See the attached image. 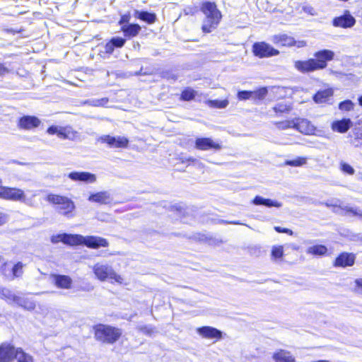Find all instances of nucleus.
Returning <instances> with one entry per match:
<instances>
[{
	"label": "nucleus",
	"instance_id": "obj_24",
	"mask_svg": "<svg viewBox=\"0 0 362 362\" xmlns=\"http://www.w3.org/2000/svg\"><path fill=\"white\" fill-rule=\"evenodd\" d=\"M83 236L81 235H72L64 233V243L69 245H82Z\"/></svg>",
	"mask_w": 362,
	"mask_h": 362
},
{
	"label": "nucleus",
	"instance_id": "obj_64",
	"mask_svg": "<svg viewBox=\"0 0 362 362\" xmlns=\"http://www.w3.org/2000/svg\"><path fill=\"white\" fill-rule=\"evenodd\" d=\"M187 160H189V161H193V162H194V161H195L196 160H195L194 158H188V159H187Z\"/></svg>",
	"mask_w": 362,
	"mask_h": 362
},
{
	"label": "nucleus",
	"instance_id": "obj_57",
	"mask_svg": "<svg viewBox=\"0 0 362 362\" xmlns=\"http://www.w3.org/2000/svg\"><path fill=\"white\" fill-rule=\"evenodd\" d=\"M303 10L304 11V12H305L307 13H309V14H310L312 16H315V9L312 6H304L303 8Z\"/></svg>",
	"mask_w": 362,
	"mask_h": 362
},
{
	"label": "nucleus",
	"instance_id": "obj_48",
	"mask_svg": "<svg viewBox=\"0 0 362 362\" xmlns=\"http://www.w3.org/2000/svg\"><path fill=\"white\" fill-rule=\"evenodd\" d=\"M198 11V8L195 6H186L183 12L185 15L193 16Z\"/></svg>",
	"mask_w": 362,
	"mask_h": 362
},
{
	"label": "nucleus",
	"instance_id": "obj_9",
	"mask_svg": "<svg viewBox=\"0 0 362 362\" xmlns=\"http://www.w3.org/2000/svg\"><path fill=\"white\" fill-rule=\"evenodd\" d=\"M82 245L93 249H98L103 247H106L109 245V242L102 237L88 235L83 236Z\"/></svg>",
	"mask_w": 362,
	"mask_h": 362
},
{
	"label": "nucleus",
	"instance_id": "obj_4",
	"mask_svg": "<svg viewBox=\"0 0 362 362\" xmlns=\"http://www.w3.org/2000/svg\"><path fill=\"white\" fill-rule=\"evenodd\" d=\"M94 330L95 339L107 344L115 343L122 335L121 329L110 325H98Z\"/></svg>",
	"mask_w": 362,
	"mask_h": 362
},
{
	"label": "nucleus",
	"instance_id": "obj_7",
	"mask_svg": "<svg viewBox=\"0 0 362 362\" xmlns=\"http://www.w3.org/2000/svg\"><path fill=\"white\" fill-rule=\"evenodd\" d=\"M253 54L259 58H268L279 54V51L264 42H255L252 45Z\"/></svg>",
	"mask_w": 362,
	"mask_h": 362
},
{
	"label": "nucleus",
	"instance_id": "obj_13",
	"mask_svg": "<svg viewBox=\"0 0 362 362\" xmlns=\"http://www.w3.org/2000/svg\"><path fill=\"white\" fill-rule=\"evenodd\" d=\"M294 129L307 135L313 134L315 131V126L307 119H295Z\"/></svg>",
	"mask_w": 362,
	"mask_h": 362
},
{
	"label": "nucleus",
	"instance_id": "obj_51",
	"mask_svg": "<svg viewBox=\"0 0 362 362\" xmlns=\"http://www.w3.org/2000/svg\"><path fill=\"white\" fill-rule=\"evenodd\" d=\"M64 233L59 234V235H53L51 238L52 243H57L59 242L64 243Z\"/></svg>",
	"mask_w": 362,
	"mask_h": 362
},
{
	"label": "nucleus",
	"instance_id": "obj_16",
	"mask_svg": "<svg viewBox=\"0 0 362 362\" xmlns=\"http://www.w3.org/2000/svg\"><path fill=\"white\" fill-rule=\"evenodd\" d=\"M68 177L74 181H81L86 183H93L96 181V176L88 172H72Z\"/></svg>",
	"mask_w": 362,
	"mask_h": 362
},
{
	"label": "nucleus",
	"instance_id": "obj_31",
	"mask_svg": "<svg viewBox=\"0 0 362 362\" xmlns=\"http://www.w3.org/2000/svg\"><path fill=\"white\" fill-rule=\"evenodd\" d=\"M14 358L18 362H32L33 358L30 356L26 354L21 349H16L15 351Z\"/></svg>",
	"mask_w": 362,
	"mask_h": 362
},
{
	"label": "nucleus",
	"instance_id": "obj_63",
	"mask_svg": "<svg viewBox=\"0 0 362 362\" xmlns=\"http://www.w3.org/2000/svg\"><path fill=\"white\" fill-rule=\"evenodd\" d=\"M229 223H232V224H241L240 223H239L238 221H230V222H228Z\"/></svg>",
	"mask_w": 362,
	"mask_h": 362
},
{
	"label": "nucleus",
	"instance_id": "obj_28",
	"mask_svg": "<svg viewBox=\"0 0 362 362\" xmlns=\"http://www.w3.org/2000/svg\"><path fill=\"white\" fill-rule=\"evenodd\" d=\"M0 298L8 303H14L17 299L16 295L11 290L3 286L0 288Z\"/></svg>",
	"mask_w": 362,
	"mask_h": 362
},
{
	"label": "nucleus",
	"instance_id": "obj_40",
	"mask_svg": "<svg viewBox=\"0 0 362 362\" xmlns=\"http://www.w3.org/2000/svg\"><path fill=\"white\" fill-rule=\"evenodd\" d=\"M278 129H286L288 128H294L295 119L286 120L284 122H277L276 124Z\"/></svg>",
	"mask_w": 362,
	"mask_h": 362
},
{
	"label": "nucleus",
	"instance_id": "obj_23",
	"mask_svg": "<svg viewBox=\"0 0 362 362\" xmlns=\"http://www.w3.org/2000/svg\"><path fill=\"white\" fill-rule=\"evenodd\" d=\"M332 95L333 90L332 89L320 90L313 96V100L317 104L324 103L327 102Z\"/></svg>",
	"mask_w": 362,
	"mask_h": 362
},
{
	"label": "nucleus",
	"instance_id": "obj_42",
	"mask_svg": "<svg viewBox=\"0 0 362 362\" xmlns=\"http://www.w3.org/2000/svg\"><path fill=\"white\" fill-rule=\"evenodd\" d=\"M274 111L278 113L287 112L290 110V107L285 103H279L273 107Z\"/></svg>",
	"mask_w": 362,
	"mask_h": 362
},
{
	"label": "nucleus",
	"instance_id": "obj_8",
	"mask_svg": "<svg viewBox=\"0 0 362 362\" xmlns=\"http://www.w3.org/2000/svg\"><path fill=\"white\" fill-rule=\"evenodd\" d=\"M195 148L201 151L211 149L218 151L222 148V146L211 138H197L195 140Z\"/></svg>",
	"mask_w": 362,
	"mask_h": 362
},
{
	"label": "nucleus",
	"instance_id": "obj_20",
	"mask_svg": "<svg viewBox=\"0 0 362 362\" xmlns=\"http://www.w3.org/2000/svg\"><path fill=\"white\" fill-rule=\"evenodd\" d=\"M272 359L274 362H296L295 357L285 349H278L274 352Z\"/></svg>",
	"mask_w": 362,
	"mask_h": 362
},
{
	"label": "nucleus",
	"instance_id": "obj_37",
	"mask_svg": "<svg viewBox=\"0 0 362 362\" xmlns=\"http://www.w3.org/2000/svg\"><path fill=\"white\" fill-rule=\"evenodd\" d=\"M108 102V98H103L101 99H93L85 101L83 103L94 107L103 106Z\"/></svg>",
	"mask_w": 362,
	"mask_h": 362
},
{
	"label": "nucleus",
	"instance_id": "obj_21",
	"mask_svg": "<svg viewBox=\"0 0 362 362\" xmlns=\"http://www.w3.org/2000/svg\"><path fill=\"white\" fill-rule=\"evenodd\" d=\"M272 42L279 46L292 47L293 37L286 34L274 35L271 37Z\"/></svg>",
	"mask_w": 362,
	"mask_h": 362
},
{
	"label": "nucleus",
	"instance_id": "obj_62",
	"mask_svg": "<svg viewBox=\"0 0 362 362\" xmlns=\"http://www.w3.org/2000/svg\"><path fill=\"white\" fill-rule=\"evenodd\" d=\"M359 105L362 106V95L358 98Z\"/></svg>",
	"mask_w": 362,
	"mask_h": 362
},
{
	"label": "nucleus",
	"instance_id": "obj_52",
	"mask_svg": "<svg viewBox=\"0 0 362 362\" xmlns=\"http://www.w3.org/2000/svg\"><path fill=\"white\" fill-rule=\"evenodd\" d=\"M307 45V42L305 40H295L293 38V42L292 43V47L295 46L298 48H302Z\"/></svg>",
	"mask_w": 362,
	"mask_h": 362
},
{
	"label": "nucleus",
	"instance_id": "obj_58",
	"mask_svg": "<svg viewBox=\"0 0 362 362\" xmlns=\"http://www.w3.org/2000/svg\"><path fill=\"white\" fill-rule=\"evenodd\" d=\"M274 229L276 231L279 232V233H287L290 235H293V231L290 229H288V228H284V230H280V227L279 226H275L274 227Z\"/></svg>",
	"mask_w": 362,
	"mask_h": 362
},
{
	"label": "nucleus",
	"instance_id": "obj_33",
	"mask_svg": "<svg viewBox=\"0 0 362 362\" xmlns=\"http://www.w3.org/2000/svg\"><path fill=\"white\" fill-rule=\"evenodd\" d=\"M268 93L267 88L265 87L261 88L258 90L252 91V99L253 100H263L265 98Z\"/></svg>",
	"mask_w": 362,
	"mask_h": 362
},
{
	"label": "nucleus",
	"instance_id": "obj_49",
	"mask_svg": "<svg viewBox=\"0 0 362 362\" xmlns=\"http://www.w3.org/2000/svg\"><path fill=\"white\" fill-rule=\"evenodd\" d=\"M111 42L114 45V47H122L125 42V40L121 37H114L111 40Z\"/></svg>",
	"mask_w": 362,
	"mask_h": 362
},
{
	"label": "nucleus",
	"instance_id": "obj_59",
	"mask_svg": "<svg viewBox=\"0 0 362 362\" xmlns=\"http://www.w3.org/2000/svg\"><path fill=\"white\" fill-rule=\"evenodd\" d=\"M6 73H8V69L3 64H0V76H3Z\"/></svg>",
	"mask_w": 362,
	"mask_h": 362
},
{
	"label": "nucleus",
	"instance_id": "obj_29",
	"mask_svg": "<svg viewBox=\"0 0 362 362\" xmlns=\"http://www.w3.org/2000/svg\"><path fill=\"white\" fill-rule=\"evenodd\" d=\"M122 30L126 36L134 37L139 34L141 30V27L137 24H132L122 26Z\"/></svg>",
	"mask_w": 362,
	"mask_h": 362
},
{
	"label": "nucleus",
	"instance_id": "obj_46",
	"mask_svg": "<svg viewBox=\"0 0 362 362\" xmlns=\"http://www.w3.org/2000/svg\"><path fill=\"white\" fill-rule=\"evenodd\" d=\"M66 135L67 139L74 140L77 137L78 133L71 127H66Z\"/></svg>",
	"mask_w": 362,
	"mask_h": 362
},
{
	"label": "nucleus",
	"instance_id": "obj_5",
	"mask_svg": "<svg viewBox=\"0 0 362 362\" xmlns=\"http://www.w3.org/2000/svg\"><path fill=\"white\" fill-rule=\"evenodd\" d=\"M47 200L53 204L57 205L56 210L58 213L68 218L74 216L73 212L76 206L69 198L57 194H49L47 197Z\"/></svg>",
	"mask_w": 362,
	"mask_h": 362
},
{
	"label": "nucleus",
	"instance_id": "obj_22",
	"mask_svg": "<svg viewBox=\"0 0 362 362\" xmlns=\"http://www.w3.org/2000/svg\"><path fill=\"white\" fill-rule=\"evenodd\" d=\"M352 125V122L350 119H343L337 120L332 124V129L334 132L339 133L346 132Z\"/></svg>",
	"mask_w": 362,
	"mask_h": 362
},
{
	"label": "nucleus",
	"instance_id": "obj_44",
	"mask_svg": "<svg viewBox=\"0 0 362 362\" xmlns=\"http://www.w3.org/2000/svg\"><path fill=\"white\" fill-rule=\"evenodd\" d=\"M237 96L240 100H245L252 99V91H249V90L239 91L238 93Z\"/></svg>",
	"mask_w": 362,
	"mask_h": 362
},
{
	"label": "nucleus",
	"instance_id": "obj_36",
	"mask_svg": "<svg viewBox=\"0 0 362 362\" xmlns=\"http://www.w3.org/2000/svg\"><path fill=\"white\" fill-rule=\"evenodd\" d=\"M307 163L306 158L304 157H298L293 160H286L285 164L286 165L293 166V167H299L302 166Z\"/></svg>",
	"mask_w": 362,
	"mask_h": 362
},
{
	"label": "nucleus",
	"instance_id": "obj_53",
	"mask_svg": "<svg viewBox=\"0 0 362 362\" xmlns=\"http://www.w3.org/2000/svg\"><path fill=\"white\" fill-rule=\"evenodd\" d=\"M355 284H356V291L358 293H362V278L356 279Z\"/></svg>",
	"mask_w": 362,
	"mask_h": 362
},
{
	"label": "nucleus",
	"instance_id": "obj_35",
	"mask_svg": "<svg viewBox=\"0 0 362 362\" xmlns=\"http://www.w3.org/2000/svg\"><path fill=\"white\" fill-rule=\"evenodd\" d=\"M136 13L138 14V18L141 20H143L144 21H146L149 23H153L156 20V16L153 13L146 12V11H141L139 12L136 11Z\"/></svg>",
	"mask_w": 362,
	"mask_h": 362
},
{
	"label": "nucleus",
	"instance_id": "obj_43",
	"mask_svg": "<svg viewBox=\"0 0 362 362\" xmlns=\"http://www.w3.org/2000/svg\"><path fill=\"white\" fill-rule=\"evenodd\" d=\"M0 272L7 279L11 280V269L8 268L6 262L1 265Z\"/></svg>",
	"mask_w": 362,
	"mask_h": 362
},
{
	"label": "nucleus",
	"instance_id": "obj_18",
	"mask_svg": "<svg viewBox=\"0 0 362 362\" xmlns=\"http://www.w3.org/2000/svg\"><path fill=\"white\" fill-rule=\"evenodd\" d=\"M88 199L89 202L99 203L100 204H109L112 200L110 193L107 191H102L92 194L89 196Z\"/></svg>",
	"mask_w": 362,
	"mask_h": 362
},
{
	"label": "nucleus",
	"instance_id": "obj_50",
	"mask_svg": "<svg viewBox=\"0 0 362 362\" xmlns=\"http://www.w3.org/2000/svg\"><path fill=\"white\" fill-rule=\"evenodd\" d=\"M9 216L8 214L0 211V226L6 223L8 221Z\"/></svg>",
	"mask_w": 362,
	"mask_h": 362
},
{
	"label": "nucleus",
	"instance_id": "obj_19",
	"mask_svg": "<svg viewBox=\"0 0 362 362\" xmlns=\"http://www.w3.org/2000/svg\"><path fill=\"white\" fill-rule=\"evenodd\" d=\"M355 255L351 253L344 252L341 253L334 262L335 267H350L354 264Z\"/></svg>",
	"mask_w": 362,
	"mask_h": 362
},
{
	"label": "nucleus",
	"instance_id": "obj_38",
	"mask_svg": "<svg viewBox=\"0 0 362 362\" xmlns=\"http://www.w3.org/2000/svg\"><path fill=\"white\" fill-rule=\"evenodd\" d=\"M284 255V247L281 245L273 246L272 249V257L274 259H280Z\"/></svg>",
	"mask_w": 362,
	"mask_h": 362
},
{
	"label": "nucleus",
	"instance_id": "obj_47",
	"mask_svg": "<svg viewBox=\"0 0 362 362\" xmlns=\"http://www.w3.org/2000/svg\"><path fill=\"white\" fill-rule=\"evenodd\" d=\"M341 170L349 175H354L355 173L354 169L346 163H341Z\"/></svg>",
	"mask_w": 362,
	"mask_h": 362
},
{
	"label": "nucleus",
	"instance_id": "obj_41",
	"mask_svg": "<svg viewBox=\"0 0 362 362\" xmlns=\"http://www.w3.org/2000/svg\"><path fill=\"white\" fill-rule=\"evenodd\" d=\"M354 104L350 100H344L339 103V108L342 111H350L354 109Z\"/></svg>",
	"mask_w": 362,
	"mask_h": 362
},
{
	"label": "nucleus",
	"instance_id": "obj_55",
	"mask_svg": "<svg viewBox=\"0 0 362 362\" xmlns=\"http://www.w3.org/2000/svg\"><path fill=\"white\" fill-rule=\"evenodd\" d=\"M57 136H58V137H59L60 139H66V127H61L59 129Z\"/></svg>",
	"mask_w": 362,
	"mask_h": 362
},
{
	"label": "nucleus",
	"instance_id": "obj_12",
	"mask_svg": "<svg viewBox=\"0 0 362 362\" xmlns=\"http://www.w3.org/2000/svg\"><path fill=\"white\" fill-rule=\"evenodd\" d=\"M355 18L348 11H346L343 16L334 18L333 20L334 26L343 28H351L355 25Z\"/></svg>",
	"mask_w": 362,
	"mask_h": 362
},
{
	"label": "nucleus",
	"instance_id": "obj_1",
	"mask_svg": "<svg viewBox=\"0 0 362 362\" xmlns=\"http://www.w3.org/2000/svg\"><path fill=\"white\" fill-rule=\"evenodd\" d=\"M313 56L315 58L308 60L296 61L294 62L295 69L303 74L324 69L327 66V62L334 59V52L329 49H322L315 52Z\"/></svg>",
	"mask_w": 362,
	"mask_h": 362
},
{
	"label": "nucleus",
	"instance_id": "obj_25",
	"mask_svg": "<svg viewBox=\"0 0 362 362\" xmlns=\"http://www.w3.org/2000/svg\"><path fill=\"white\" fill-rule=\"evenodd\" d=\"M252 203L255 205H264L268 207L275 206L280 207L281 204L269 199H264L260 196H256L252 201Z\"/></svg>",
	"mask_w": 362,
	"mask_h": 362
},
{
	"label": "nucleus",
	"instance_id": "obj_10",
	"mask_svg": "<svg viewBox=\"0 0 362 362\" xmlns=\"http://www.w3.org/2000/svg\"><path fill=\"white\" fill-rule=\"evenodd\" d=\"M41 124V121L35 116L26 115L21 117L18 121V127L24 130H31L37 128Z\"/></svg>",
	"mask_w": 362,
	"mask_h": 362
},
{
	"label": "nucleus",
	"instance_id": "obj_3",
	"mask_svg": "<svg viewBox=\"0 0 362 362\" xmlns=\"http://www.w3.org/2000/svg\"><path fill=\"white\" fill-rule=\"evenodd\" d=\"M92 269L95 278L100 281L113 280L119 284H122L124 282L123 277L118 274L112 267L108 264L98 262L92 267Z\"/></svg>",
	"mask_w": 362,
	"mask_h": 362
},
{
	"label": "nucleus",
	"instance_id": "obj_32",
	"mask_svg": "<svg viewBox=\"0 0 362 362\" xmlns=\"http://www.w3.org/2000/svg\"><path fill=\"white\" fill-rule=\"evenodd\" d=\"M339 208L344 211L346 214H351L354 216L362 218V211L358 208H354L349 206H339Z\"/></svg>",
	"mask_w": 362,
	"mask_h": 362
},
{
	"label": "nucleus",
	"instance_id": "obj_15",
	"mask_svg": "<svg viewBox=\"0 0 362 362\" xmlns=\"http://www.w3.org/2000/svg\"><path fill=\"white\" fill-rule=\"evenodd\" d=\"M16 349L9 344L4 343L0 346V362H11L14 359Z\"/></svg>",
	"mask_w": 362,
	"mask_h": 362
},
{
	"label": "nucleus",
	"instance_id": "obj_11",
	"mask_svg": "<svg viewBox=\"0 0 362 362\" xmlns=\"http://www.w3.org/2000/svg\"><path fill=\"white\" fill-rule=\"evenodd\" d=\"M100 141L106 143L110 148H127L129 144V140L124 136H111L110 135L103 136Z\"/></svg>",
	"mask_w": 362,
	"mask_h": 362
},
{
	"label": "nucleus",
	"instance_id": "obj_54",
	"mask_svg": "<svg viewBox=\"0 0 362 362\" xmlns=\"http://www.w3.org/2000/svg\"><path fill=\"white\" fill-rule=\"evenodd\" d=\"M61 127H59V126H51L49 127L47 130V132L49 134H58V131H59V129Z\"/></svg>",
	"mask_w": 362,
	"mask_h": 362
},
{
	"label": "nucleus",
	"instance_id": "obj_34",
	"mask_svg": "<svg viewBox=\"0 0 362 362\" xmlns=\"http://www.w3.org/2000/svg\"><path fill=\"white\" fill-rule=\"evenodd\" d=\"M229 102L228 100H210L207 101V104L214 108H225L228 106Z\"/></svg>",
	"mask_w": 362,
	"mask_h": 362
},
{
	"label": "nucleus",
	"instance_id": "obj_61",
	"mask_svg": "<svg viewBox=\"0 0 362 362\" xmlns=\"http://www.w3.org/2000/svg\"><path fill=\"white\" fill-rule=\"evenodd\" d=\"M127 21V18H126L124 16H123V17L122 18V20L120 21V22H119V23H124V22H125V21Z\"/></svg>",
	"mask_w": 362,
	"mask_h": 362
},
{
	"label": "nucleus",
	"instance_id": "obj_45",
	"mask_svg": "<svg viewBox=\"0 0 362 362\" xmlns=\"http://www.w3.org/2000/svg\"><path fill=\"white\" fill-rule=\"evenodd\" d=\"M137 329L141 332L149 336L151 335L154 332L153 328L148 325H140L138 326Z\"/></svg>",
	"mask_w": 362,
	"mask_h": 362
},
{
	"label": "nucleus",
	"instance_id": "obj_6",
	"mask_svg": "<svg viewBox=\"0 0 362 362\" xmlns=\"http://www.w3.org/2000/svg\"><path fill=\"white\" fill-rule=\"evenodd\" d=\"M0 199L25 203L26 195L21 189L2 186L1 185L0 186Z\"/></svg>",
	"mask_w": 362,
	"mask_h": 362
},
{
	"label": "nucleus",
	"instance_id": "obj_30",
	"mask_svg": "<svg viewBox=\"0 0 362 362\" xmlns=\"http://www.w3.org/2000/svg\"><path fill=\"white\" fill-rule=\"evenodd\" d=\"M25 264L21 262H17L11 269V280L21 277L23 274V268Z\"/></svg>",
	"mask_w": 362,
	"mask_h": 362
},
{
	"label": "nucleus",
	"instance_id": "obj_56",
	"mask_svg": "<svg viewBox=\"0 0 362 362\" xmlns=\"http://www.w3.org/2000/svg\"><path fill=\"white\" fill-rule=\"evenodd\" d=\"M114 45L110 42L107 43L105 46V52L106 53L111 54L114 51Z\"/></svg>",
	"mask_w": 362,
	"mask_h": 362
},
{
	"label": "nucleus",
	"instance_id": "obj_60",
	"mask_svg": "<svg viewBox=\"0 0 362 362\" xmlns=\"http://www.w3.org/2000/svg\"><path fill=\"white\" fill-rule=\"evenodd\" d=\"M326 206H327L339 207L340 205L338 206L337 204L326 203Z\"/></svg>",
	"mask_w": 362,
	"mask_h": 362
},
{
	"label": "nucleus",
	"instance_id": "obj_26",
	"mask_svg": "<svg viewBox=\"0 0 362 362\" xmlns=\"http://www.w3.org/2000/svg\"><path fill=\"white\" fill-rule=\"evenodd\" d=\"M16 298L14 303L24 309L31 311L35 308V303L33 300L29 298H21L18 296H16Z\"/></svg>",
	"mask_w": 362,
	"mask_h": 362
},
{
	"label": "nucleus",
	"instance_id": "obj_17",
	"mask_svg": "<svg viewBox=\"0 0 362 362\" xmlns=\"http://www.w3.org/2000/svg\"><path fill=\"white\" fill-rule=\"evenodd\" d=\"M51 276L57 287L63 289H70L71 288L73 281L70 276L60 274H52Z\"/></svg>",
	"mask_w": 362,
	"mask_h": 362
},
{
	"label": "nucleus",
	"instance_id": "obj_2",
	"mask_svg": "<svg viewBox=\"0 0 362 362\" xmlns=\"http://www.w3.org/2000/svg\"><path fill=\"white\" fill-rule=\"evenodd\" d=\"M202 10L206 16L202 30L205 33H209L216 28L221 21V14L218 10L216 5L211 2L203 4Z\"/></svg>",
	"mask_w": 362,
	"mask_h": 362
},
{
	"label": "nucleus",
	"instance_id": "obj_14",
	"mask_svg": "<svg viewBox=\"0 0 362 362\" xmlns=\"http://www.w3.org/2000/svg\"><path fill=\"white\" fill-rule=\"evenodd\" d=\"M197 332L203 338L221 339L222 332L212 327L204 326L197 329Z\"/></svg>",
	"mask_w": 362,
	"mask_h": 362
},
{
	"label": "nucleus",
	"instance_id": "obj_39",
	"mask_svg": "<svg viewBox=\"0 0 362 362\" xmlns=\"http://www.w3.org/2000/svg\"><path fill=\"white\" fill-rule=\"evenodd\" d=\"M197 94V92L191 88H187L182 91L181 98L184 100H190L193 99Z\"/></svg>",
	"mask_w": 362,
	"mask_h": 362
},
{
	"label": "nucleus",
	"instance_id": "obj_27",
	"mask_svg": "<svg viewBox=\"0 0 362 362\" xmlns=\"http://www.w3.org/2000/svg\"><path fill=\"white\" fill-rule=\"evenodd\" d=\"M327 252V248L323 245H315L307 248L306 253L315 256H323Z\"/></svg>",
	"mask_w": 362,
	"mask_h": 362
}]
</instances>
